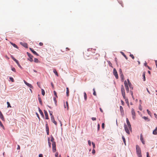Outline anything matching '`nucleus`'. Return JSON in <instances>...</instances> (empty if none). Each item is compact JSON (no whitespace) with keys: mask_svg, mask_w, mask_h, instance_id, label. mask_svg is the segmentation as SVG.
<instances>
[{"mask_svg":"<svg viewBox=\"0 0 157 157\" xmlns=\"http://www.w3.org/2000/svg\"><path fill=\"white\" fill-rule=\"evenodd\" d=\"M119 72H120V75H121L122 74H123L121 69H119Z\"/></svg>","mask_w":157,"mask_h":157,"instance_id":"nucleus-46","label":"nucleus"},{"mask_svg":"<svg viewBox=\"0 0 157 157\" xmlns=\"http://www.w3.org/2000/svg\"><path fill=\"white\" fill-rule=\"evenodd\" d=\"M54 138L52 136H51V141L53 143V142H55L54 141Z\"/></svg>","mask_w":157,"mask_h":157,"instance_id":"nucleus-37","label":"nucleus"},{"mask_svg":"<svg viewBox=\"0 0 157 157\" xmlns=\"http://www.w3.org/2000/svg\"><path fill=\"white\" fill-rule=\"evenodd\" d=\"M22 45H23V46H24L25 48H27L28 45H27V44L25 43L23 44Z\"/></svg>","mask_w":157,"mask_h":157,"instance_id":"nucleus-35","label":"nucleus"},{"mask_svg":"<svg viewBox=\"0 0 157 157\" xmlns=\"http://www.w3.org/2000/svg\"><path fill=\"white\" fill-rule=\"evenodd\" d=\"M126 122H127V125L128 126V127L129 129L130 130H131V129H132L130 123L128 119V118H126Z\"/></svg>","mask_w":157,"mask_h":157,"instance_id":"nucleus-7","label":"nucleus"},{"mask_svg":"<svg viewBox=\"0 0 157 157\" xmlns=\"http://www.w3.org/2000/svg\"><path fill=\"white\" fill-rule=\"evenodd\" d=\"M66 106H67V110H68L69 109V105L68 102L67 101H66V104H64V107L65 108H66Z\"/></svg>","mask_w":157,"mask_h":157,"instance_id":"nucleus-16","label":"nucleus"},{"mask_svg":"<svg viewBox=\"0 0 157 157\" xmlns=\"http://www.w3.org/2000/svg\"><path fill=\"white\" fill-rule=\"evenodd\" d=\"M121 102L122 105H124V102L122 100H121Z\"/></svg>","mask_w":157,"mask_h":157,"instance_id":"nucleus-56","label":"nucleus"},{"mask_svg":"<svg viewBox=\"0 0 157 157\" xmlns=\"http://www.w3.org/2000/svg\"><path fill=\"white\" fill-rule=\"evenodd\" d=\"M100 128V125L99 124H98V130H99Z\"/></svg>","mask_w":157,"mask_h":157,"instance_id":"nucleus-53","label":"nucleus"},{"mask_svg":"<svg viewBox=\"0 0 157 157\" xmlns=\"http://www.w3.org/2000/svg\"><path fill=\"white\" fill-rule=\"evenodd\" d=\"M48 144L49 147L50 148L51 147V143L50 142V138H48Z\"/></svg>","mask_w":157,"mask_h":157,"instance_id":"nucleus-29","label":"nucleus"},{"mask_svg":"<svg viewBox=\"0 0 157 157\" xmlns=\"http://www.w3.org/2000/svg\"><path fill=\"white\" fill-rule=\"evenodd\" d=\"M18 67L20 68H22V67H21V66L20 65V64H19L18 65Z\"/></svg>","mask_w":157,"mask_h":157,"instance_id":"nucleus-63","label":"nucleus"},{"mask_svg":"<svg viewBox=\"0 0 157 157\" xmlns=\"http://www.w3.org/2000/svg\"><path fill=\"white\" fill-rule=\"evenodd\" d=\"M157 127L156 128L155 130H154L153 132V134L154 135H157Z\"/></svg>","mask_w":157,"mask_h":157,"instance_id":"nucleus-20","label":"nucleus"},{"mask_svg":"<svg viewBox=\"0 0 157 157\" xmlns=\"http://www.w3.org/2000/svg\"><path fill=\"white\" fill-rule=\"evenodd\" d=\"M131 114L132 118L134 120H135L136 118V113L134 109H132L131 110Z\"/></svg>","mask_w":157,"mask_h":157,"instance_id":"nucleus-2","label":"nucleus"},{"mask_svg":"<svg viewBox=\"0 0 157 157\" xmlns=\"http://www.w3.org/2000/svg\"><path fill=\"white\" fill-rule=\"evenodd\" d=\"M7 107L9 108V107L11 108V106L10 105L9 103V102L7 101Z\"/></svg>","mask_w":157,"mask_h":157,"instance_id":"nucleus-34","label":"nucleus"},{"mask_svg":"<svg viewBox=\"0 0 157 157\" xmlns=\"http://www.w3.org/2000/svg\"><path fill=\"white\" fill-rule=\"evenodd\" d=\"M54 95L56 97H57V94H56V92L55 91H54Z\"/></svg>","mask_w":157,"mask_h":157,"instance_id":"nucleus-48","label":"nucleus"},{"mask_svg":"<svg viewBox=\"0 0 157 157\" xmlns=\"http://www.w3.org/2000/svg\"><path fill=\"white\" fill-rule=\"evenodd\" d=\"M11 70L15 72L16 71L14 67H12L11 68Z\"/></svg>","mask_w":157,"mask_h":157,"instance_id":"nucleus-43","label":"nucleus"},{"mask_svg":"<svg viewBox=\"0 0 157 157\" xmlns=\"http://www.w3.org/2000/svg\"><path fill=\"white\" fill-rule=\"evenodd\" d=\"M139 109L140 110H142V108L141 107V106H139Z\"/></svg>","mask_w":157,"mask_h":157,"instance_id":"nucleus-62","label":"nucleus"},{"mask_svg":"<svg viewBox=\"0 0 157 157\" xmlns=\"http://www.w3.org/2000/svg\"><path fill=\"white\" fill-rule=\"evenodd\" d=\"M91 119H92V120L93 121H96V118H95V117H92V118H91Z\"/></svg>","mask_w":157,"mask_h":157,"instance_id":"nucleus-50","label":"nucleus"},{"mask_svg":"<svg viewBox=\"0 0 157 157\" xmlns=\"http://www.w3.org/2000/svg\"><path fill=\"white\" fill-rule=\"evenodd\" d=\"M141 153V150L139 149V148L138 147V156L139 157H141V155L140 154Z\"/></svg>","mask_w":157,"mask_h":157,"instance_id":"nucleus-18","label":"nucleus"},{"mask_svg":"<svg viewBox=\"0 0 157 157\" xmlns=\"http://www.w3.org/2000/svg\"><path fill=\"white\" fill-rule=\"evenodd\" d=\"M121 53L122 54V55L124 56V57L127 59L128 58L126 57V56L124 54L123 52H121Z\"/></svg>","mask_w":157,"mask_h":157,"instance_id":"nucleus-38","label":"nucleus"},{"mask_svg":"<svg viewBox=\"0 0 157 157\" xmlns=\"http://www.w3.org/2000/svg\"><path fill=\"white\" fill-rule=\"evenodd\" d=\"M100 111L101 113H103V110H102V109H101V108H100Z\"/></svg>","mask_w":157,"mask_h":157,"instance_id":"nucleus-61","label":"nucleus"},{"mask_svg":"<svg viewBox=\"0 0 157 157\" xmlns=\"http://www.w3.org/2000/svg\"><path fill=\"white\" fill-rule=\"evenodd\" d=\"M10 44L14 47L18 48V47L15 44L13 43L12 42H10Z\"/></svg>","mask_w":157,"mask_h":157,"instance_id":"nucleus-23","label":"nucleus"},{"mask_svg":"<svg viewBox=\"0 0 157 157\" xmlns=\"http://www.w3.org/2000/svg\"><path fill=\"white\" fill-rule=\"evenodd\" d=\"M27 54L29 58V59H28V60L31 62H33V56L28 52H27Z\"/></svg>","mask_w":157,"mask_h":157,"instance_id":"nucleus-5","label":"nucleus"},{"mask_svg":"<svg viewBox=\"0 0 157 157\" xmlns=\"http://www.w3.org/2000/svg\"><path fill=\"white\" fill-rule=\"evenodd\" d=\"M84 99L85 101H86L87 100V95L86 94V93L85 92H84Z\"/></svg>","mask_w":157,"mask_h":157,"instance_id":"nucleus-21","label":"nucleus"},{"mask_svg":"<svg viewBox=\"0 0 157 157\" xmlns=\"http://www.w3.org/2000/svg\"><path fill=\"white\" fill-rule=\"evenodd\" d=\"M93 94L95 96H96L97 94H96V92H94Z\"/></svg>","mask_w":157,"mask_h":157,"instance_id":"nucleus-54","label":"nucleus"},{"mask_svg":"<svg viewBox=\"0 0 157 157\" xmlns=\"http://www.w3.org/2000/svg\"><path fill=\"white\" fill-rule=\"evenodd\" d=\"M104 126L105 124L104 123H103L102 124V128L103 129H104Z\"/></svg>","mask_w":157,"mask_h":157,"instance_id":"nucleus-52","label":"nucleus"},{"mask_svg":"<svg viewBox=\"0 0 157 157\" xmlns=\"http://www.w3.org/2000/svg\"><path fill=\"white\" fill-rule=\"evenodd\" d=\"M147 111L148 113V114L151 115V112L149 111L148 109H147Z\"/></svg>","mask_w":157,"mask_h":157,"instance_id":"nucleus-41","label":"nucleus"},{"mask_svg":"<svg viewBox=\"0 0 157 157\" xmlns=\"http://www.w3.org/2000/svg\"><path fill=\"white\" fill-rule=\"evenodd\" d=\"M39 45L40 46H42L43 45V43L42 42H40L39 44Z\"/></svg>","mask_w":157,"mask_h":157,"instance_id":"nucleus-59","label":"nucleus"},{"mask_svg":"<svg viewBox=\"0 0 157 157\" xmlns=\"http://www.w3.org/2000/svg\"><path fill=\"white\" fill-rule=\"evenodd\" d=\"M53 72L55 74V75L57 76H58V73L55 69H53Z\"/></svg>","mask_w":157,"mask_h":157,"instance_id":"nucleus-22","label":"nucleus"},{"mask_svg":"<svg viewBox=\"0 0 157 157\" xmlns=\"http://www.w3.org/2000/svg\"><path fill=\"white\" fill-rule=\"evenodd\" d=\"M121 91L122 96H123L124 98L125 99V90H124V86L123 85H121Z\"/></svg>","mask_w":157,"mask_h":157,"instance_id":"nucleus-1","label":"nucleus"},{"mask_svg":"<svg viewBox=\"0 0 157 157\" xmlns=\"http://www.w3.org/2000/svg\"><path fill=\"white\" fill-rule=\"evenodd\" d=\"M92 144L93 145V148H95V144L94 142H92Z\"/></svg>","mask_w":157,"mask_h":157,"instance_id":"nucleus-42","label":"nucleus"},{"mask_svg":"<svg viewBox=\"0 0 157 157\" xmlns=\"http://www.w3.org/2000/svg\"><path fill=\"white\" fill-rule=\"evenodd\" d=\"M147 157H149L148 152H147Z\"/></svg>","mask_w":157,"mask_h":157,"instance_id":"nucleus-58","label":"nucleus"},{"mask_svg":"<svg viewBox=\"0 0 157 157\" xmlns=\"http://www.w3.org/2000/svg\"><path fill=\"white\" fill-rule=\"evenodd\" d=\"M128 85L129 86L130 88H132V89L133 87H132V86L131 83H129V84H128Z\"/></svg>","mask_w":157,"mask_h":157,"instance_id":"nucleus-40","label":"nucleus"},{"mask_svg":"<svg viewBox=\"0 0 157 157\" xmlns=\"http://www.w3.org/2000/svg\"><path fill=\"white\" fill-rule=\"evenodd\" d=\"M143 118H144L145 120H147V121H150V120L149 119H148L147 117H143Z\"/></svg>","mask_w":157,"mask_h":157,"instance_id":"nucleus-25","label":"nucleus"},{"mask_svg":"<svg viewBox=\"0 0 157 157\" xmlns=\"http://www.w3.org/2000/svg\"><path fill=\"white\" fill-rule=\"evenodd\" d=\"M122 139L123 140V142L124 143L125 145H126L125 140V138L124 136H122Z\"/></svg>","mask_w":157,"mask_h":157,"instance_id":"nucleus-31","label":"nucleus"},{"mask_svg":"<svg viewBox=\"0 0 157 157\" xmlns=\"http://www.w3.org/2000/svg\"><path fill=\"white\" fill-rule=\"evenodd\" d=\"M0 125L2 128L3 129H4V130L5 129V128H4L3 125L2 124V123L1 121H0Z\"/></svg>","mask_w":157,"mask_h":157,"instance_id":"nucleus-28","label":"nucleus"},{"mask_svg":"<svg viewBox=\"0 0 157 157\" xmlns=\"http://www.w3.org/2000/svg\"><path fill=\"white\" fill-rule=\"evenodd\" d=\"M88 143L89 145L90 146H91V142L90 140H89L88 141Z\"/></svg>","mask_w":157,"mask_h":157,"instance_id":"nucleus-45","label":"nucleus"},{"mask_svg":"<svg viewBox=\"0 0 157 157\" xmlns=\"http://www.w3.org/2000/svg\"><path fill=\"white\" fill-rule=\"evenodd\" d=\"M92 153L93 154H94L95 153V151L94 149H93V150H92Z\"/></svg>","mask_w":157,"mask_h":157,"instance_id":"nucleus-49","label":"nucleus"},{"mask_svg":"<svg viewBox=\"0 0 157 157\" xmlns=\"http://www.w3.org/2000/svg\"><path fill=\"white\" fill-rule=\"evenodd\" d=\"M113 74L115 76L116 78L118 79V75L117 70L115 68H114L113 69Z\"/></svg>","mask_w":157,"mask_h":157,"instance_id":"nucleus-6","label":"nucleus"},{"mask_svg":"<svg viewBox=\"0 0 157 157\" xmlns=\"http://www.w3.org/2000/svg\"><path fill=\"white\" fill-rule=\"evenodd\" d=\"M11 57L12 59L17 63V65H18L19 64L18 61L16 59L12 56H11Z\"/></svg>","mask_w":157,"mask_h":157,"instance_id":"nucleus-13","label":"nucleus"},{"mask_svg":"<svg viewBox=\"0 0 157 157\" xmlns=\"http://www.w3.org/2000/svg\"><path fill=\"white\" fill-rule=\"evenodd\" d=\"M24 82L26 85H27L30 88H32L33 87L32 86L31 84L28 83L25 81L24 80Z\"/></svg>","mask_w":157,"mask_h":157,"instance_id":"nucleus-12","label":"nucleus"},{"mask_svg":"<svg viewBox=\"0 0 157 157\" xmlns=\"http://www.w3.org/2000/svg\"><path fill=\"white\" fill-rule=\"evenodd\" d=\"M37 85L39 87H40V84L39 82H37Z\"/></svg>","mask_w":157,"mask_h":157,"instance_id":"nucleus-55","label":"nucleus"},{"mask_svg":"<svg viewBox=\"0 0 157 157\" xmlns=\"http://www.w3.org/2000/svg\"><path fill=\"white\" fill-rule=\"evenodd\" d=\"M121 77V78L122 80L123 81L124 79V76L123 74H122L121 75H120Z\"/></svg>","mask_w":157,"mask_h":157,"instance_id":"nucleus-30","label":"nucleus"},{"mask_svg":"<svg viewBox=\"0 0 157 157\" xmlns=\"http://www.w3.org/2000/svg\"><path fill=\"white\" fill-rule=\"evenodd\" d=\"M0 118L2 120V121H5V119H4V116L0 111Z\"/></svg>","mask_w":157,"mask_h":157,"instance_id":"nucleus-14","label":"nucleus"},{"mask_svg":"<svg viewBox=\"0 0 157 157\" xmlns=\"http://www.w3.org/2000/svg\"><path fill=\"white\" fill-rule=\"evenodd\" d=\"M10 80H11V81L12 82H13L14 81V79H13V78H12V77H10Z\"/></svg>","mask_w":157,"mask_h":157,"instance_id":"nucleus-44","label":"nucleus"},{"mask_svg":"<svg viewBox=\"0 0 157 157\" xmlns=\"http://www.w3.org/2000/svg\"><path fill=\"white\" fill-rule=\"evenodd\" d=\"M130 56L133 59H134V57L133 56V55L132 54H130Z\"/></svg>","mask_w":157,"mask_h":157,"instance_id":"nucleus-47","label":"nucleus"},{"mask_svg":"<svg viewBox=\"0 0 157 157\" xmlns=\"http://www.w3.org/2000/svg\"><path fill=\"white\" fill-rule=\"evenodd\" d=\"M124 129H125V132H126L128 133V134H129L130 133V132H129V130H130L128 127V126L127 125L125 124H124Z\"/></svg>","mask_w":157,"mask_h":157,"instance_id":"nucleus-3","label":"nucleus"},{"mask_svg":"<svg viewBox=\"0 0 157 157\" xmlns=\"http://www.w3.org/2000/svg\"><path fill=\"white\" fill-rule=\"evenodd\" d=\"M38 109H39V112H40V114L42 116H44L43 113V112H42V110L40 109L39 108Z\"/></svg>","mask_w":157,"mask_h":157,"instance_id":"nucleus-26","label":"nucleus"},{"mask_svg":"<svg viewBox=\"0 0 157 157\" xmlns=\"http://www.w3.org/2000/svg\"><path fill=\"white\" fill-rule=\"evenodd\" d=\"M41 93L42 95H43V96H44L45 95V91L43 89H41Z\"/></svg>","mask_w":157,"mask_h":157,"instance_id":"nucleus-32","label":"nucleus"},{"mask_svg":"<svg viewBox=\"0 0 157 157\" xmlns=\"http://www.w3.org/2000/svg\"><path fill=\"white\" fill-rule=\"evenodd\" d=\"M66 94L67 96H69V90L68 87H67L66 88Z\"/></svg>","mask_w":157,"mask_h":157,"instance_id":"nucleus-19","label":"nucleus"},{"mask_svg":"<svg viewBox=\"0 0 157 157\" xmlns=\"http://www.w3.org/2000/svg\"><path fill=\"white\" fill-rule=\"evenodd\" d=\"M145 72H143L142 73V76L143 77V81H145L146 80L145 77Z\"/></svg>","mask_w":157,"mask_h":157,"instance_id":"nucleus-17","label":"nucleus"},{"mask_svg":"<svg viewBox=\"0 0 157 157\" xmlns=\"http://www.w3.org/2000/svg\"><path fill=\"white\" fill-rule=\"evenodd\" d=\"M39 157H43L42 154H40L39 155Z\"/></svg>","mask_w":157,"mask_h":157,"instance_id":"nucleus-57","label":"nucleus"},{"mask_svg":"<svg viewBox=\"0 0 157 157\" xmlns=\"http://www.w3.org/2000/svg\"><path fill=\"white\" fill-rule=\"evenodd\" d=\"M45 126H46V131H49V127H48V126L47 123H46Z\"/></svg>","mask_w":157,"mask_h":157,"instance_id":"nucleus-27","label":"nucleus"},{"mask_svg":"<svg viewBox=\"0 0 157 157\" xmlns=\"http://www.w3.org/2000/svg\"><path fill=\"white\" fill-rule=\"evenodd\" d=\"M52 151L53 152L56 151V147H52Z\"/></svg>","mask_w":157,"mask_h":157,"instance_id":"nucleus-39","label":"nucleus"},{"mask_svg":"<svg viewBox=\"0 0 157 157\" xmlns=\"http://www.w3.org/2000/svg\"><path fill=\"white\" fill-rule=\"evenodd\" d=\"M29 49L34 54L36 55L37 56H38L39 55L36 52H35V51H34L33 49L31 48H30Z\"/></svg>","mask_w":157,"mask_h":157,"instance_id":"nucleus-11","label":"nucleus"},{"mask_svg":"<svg viewBox=\"0 0 157 157\" xmlns=\"http://www.w3.org/2000/svg\"><path fill=\"white\" fill-rule=\"evenodd\" d=\"M140 140H141V141L142 142V143L143 144H145V142L144 141V139H143V135H142V134H141V135H140Z\"/></svg>","mask_w":157,"mask_h":157,"instance_id":"nucleus-15","label":"nucleus"},{"mask_svg":"<svg viewBox=\"0 0 157 157\" xmlns=\"http://www.w3.org/2000/svg\"><path fill=\"white\" fill-rule=\"evenodd\" d=\"M124 83L126 91L128 93L129 92V88L128 87V83L127 82L126 80L124 81Z\"/></svg>","mask_w":157,"mask_h":157,"instance_id":"nucleus-4","label":"nucleus"},{"mask_svg":"<svg viewBox=\"0 0 157 157\" xmlns=\"http://www.w3.org/2000/svg\"><path fill=\"white\" fill-rule=\"evenodd\" d=\"M49 113H50V115H51V117H52V116H53V115H52V112H51V111H49Z\"/></svg>","mask_w":157,"mask_h":157,"instance_id":"nucleus-60","label":"nucleus"},{"mask_svg":"<svg viewBox=\"0 0 157 157\" xmlns=\"http://www.w3.org/2000/svg\"><path fill=\"white\" fill-rule=\"evenodd\" d=\"M52 147H56V143L55 142H53L52 144Z\"/></svg>","mask_w":157,"mask_h":157,"instance_id":"nucleus-36","label":"nucleus"},{"mask_svg":"<svg viewBox=\"0 0 157 157\" xmlns=\"http://www.w3.org/2000/svg\"><path fill=\"white\" fill-rule=\"evenodd\" d=\"M38 100H39V102H40V104L41 105H42V100H41V99L40 97H38Z\"/></svg>","mask_w":157,"mask_h":157,"instance_id":"nucleus-24","label":"nucleus"},{"mask_svg":"<svg viewBox=\"0 0 157 157\" xmlns=\"http://www.w3.org/2000/svg\"><path fill=\"white\" fill-rule=\"evenodd\" d=\"M51 121L53 122L56 125H57V123L56 122L55 120V119L53 116H52L51 117Z\"/></svg>","mask_w":157,"mask_h":157,"instance_id":"nucleus-9","label":"nucleus"},{"mask_svg":"<svg viewBox=\"0 0 157 157\" xmlns=\"http://www.w3.org/2000/svg\"><path fill=\"white\" fill-rule=\"evenodd\" d=\"M46 131V132H47V134L48 135H49V131Z\"/></svg>","mask_w":157,"mask_h":157,"instance_id":"nucleus-64","label":"nucleus"},{"mask_svg":"<svg viewBox=\"0 0 157 157\" xmlns=\"http://www.w3.org/2000/svg\"><path fill=\"white\" fill-rule=\"evenodd\" d=\"M120 108L121 115L122 117H123L124 115V111L123 108L121 106H120Z\"/></svg>","mask_w":157,"mask_h":157,"instance_id":"nucleus-8","label":"nucleus"},{"mask_svg":"<svg viewBox=\"0 0 157 157\" xmlns=\"http://www.w3.org/2000/svg\"><path fill=\"white\" fill-rule=\"evenodd\" d=\"M58 152H56L55 154V156L56 157H58Z\"/></svg>","mask_w":157,"mask_h":157,"instance_id":"nucleus-51","label":"nucleus"},{"mask_svg":"<svg viewBox=\"0 0 157 157\" xmlns=\"http://www.w3.org/2000/svg\"><path fill=\"white\" fill-rule=\"evenodd\" d=\"M34 62H35V63H37L39 62V61L38 60V59H37V58H35L34 59Z\"/></svg>","mask_w":157,"mask_h":157,"instance_id":"nucleus-33","label":"nucleus"},{"mask_svg":"<svg viewBox=\"0 0 157 157\" xmlns=\"http://www.w3.org/2000/svg\"><path fill=\"white\" fill-rule=\"evenodd\" d=\"M44 112L45 117V119H48L49 118L48 117V115L47 111L46 110H44Z\"/></svg>","mask_w":157,"mask_h":157,"instance_id":"nucleus-10","label":"nucleus"}]
</instances>
